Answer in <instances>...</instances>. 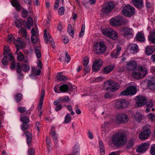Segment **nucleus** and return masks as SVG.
<instances>
[{
    "label": "nucleus",
    "instance_id": "55",
    "mask_svg": "<svg viewBox=\"0 0 155 155\" xmlns=\"http://www.w3.org/2000/svg\"><path fill=\"white\" fill-rule=\"evenodd\" d=\"M15 44L18 45V47L20 48L22 47L23 45V43L22 41H20L19 39H18L15 41Z\"/></svg>",
    "mask_w": 155,
    "mask_h": 155
},
{
    "label": "nucleus",
    "instance_id": "28",
    "mask_svg": "<svg viewBox=\"0 0 155 155\" xmlns=\"http://www.w3.org/2000/svg\"><path fill=\"white\" fill-rule=\"evenodd\" d=\"M113 32V29L109 28H107L104 29L102 32L104 35L109 37L111 32Z\"/></svg>",
    "mask_w": 155,
    "mask_h": 155
},
{
    "label": "nucleus",
    "instance_id": "9",
    "mask_svg": "<svg viewBox=\"0 0 155 155\" xmlns=\"http://www.w3.org/2000/svg\"><path fill=\"white\" fill-rule=\"evenodd\" d=\"M150 145V144L148 142H145L137 147L136 150L137 152L139 153L144 152L148 148Z\"/></svg>",
    "mask_w": 155,
    "mask_h": 155
},
{
    "label": "nucleus",
    "instance_id": "56",
    "mask_svg": "<svg viewBox=\"0 0 155 155\" xmlns=\"http://www.w3.org/2000/svg\"><path fill=\"white\" fill-rule=\"evenodd\" d=\"M28 11H27L25 10H23L21 15L23 18H25L28 16Z\"/></svg>",
    "mask_w": 155,
    "mask_h": 155
},
{
    "label": "nucleus",
    "instance_id": "30",
    "mask_svg": "<svg viewBox=\"0 0 155 155\" xmlns=\"http://www.w3.org/2000/svg\"><path fill=\"white\" fill-rule=\"evenodd\" d=\"M127 88H130L128 90L130 95H134L136 94L137 92V88L135 86H132Z\"/></svg>",
    "mask_w": 155,
    "mask_h": 155
},
{
    "label": "nucleus",
    "instance_id": "8",
    "mask_svg": "<svg viewBox=\"0 0 155 155\" xmlns=\"http://www.w3.org/2000/svg\"><path fill=\"white\" fill-rule=\"evenodd\" d=\"M150 130L149 129H147L139 134V137L141 140H144L148 138L150 134Z\"/></svg>",
    "mask_w": 155,
    "mask_h": 155
},
{
    "label": "nucleus",
    "instance_id": "46",
    "mask_svg": "<svg viewBox=\"0 0 155 155\" xmlns=\"http://www.w3.org/2000/svg\"><path fill=\"white\" fill-rule=\"evenodd\" d=\"M135 142V140L134 139H130L129 141L127 147V148H130L132 147Z\"/></svg>",
    "mask_w": 155,
    "mask_h": 155
},
{
    "label": "nucleus",
    "instance_id": "27",
    "mask_svg": "<svg viewBox=\"0 0 155 155\" xmlns=\"http://www.w3.org/2000/svg\"><path fill=\"white\" fill-rule=\"evenodd\" d=\"M45 96V91L44 89H42L41 90L40 99L39 106L40 108L42 107L44 98Z\"/></svg>",
    "mask_w": 155,
    "mask_h": 155
},
{
    "label": "nucleus",
    "instance_id": "47",
    "mask_svg": "<svg viewBox=\"0 0 155 155\" xmlns=\"http://www.w3.org/2000/svg\"><path fill=\"white\" fill-rule=\"evenodd\" d=\"M9 51V48L6 45L4 47L3 54L4 55H7Z\"/></svg>",
    "mask_w": 155,
    "mask_h": 155
},
{
    "label": "nucleus",
    "instance_id": "33",
    "mask_svg": "<svg viewBox=\"0 0 155 155\" xmlns=\"http://www.w3.org/2000/svg\"><path fill=\"white\" fill-rule=\"evenodd\" d=\"M149 40L152 44L155 43V30L148 36Z\"/></svg>",
    "mask_w": 155,
    "mask_h": 155
},
{
    "label": "nucleus",
    "instance_id": "64",
    "mask_svg": "<svg viewBox=\"0 0 155 155\" xmlns=\"http://www.w3.org/2000/svg\"><path fill=\"white\" fill-rule=\"evenodd\" d=\"M90 68L88 66L84 68L83 69L84 73V75H86L87 73L88 72L90 71Z\"/></svg>",
    "mask_w": 155,
    "mask_h": 155
},
{
    "label": "nucleus",
    "instance_id": "23",
    "mask_svg": "<svg viewBox=\"0 0 155 155\" xmlns=\"http://www.w3.org/2000/svg\"><path fill=\"white\" fill-rule=\"evenodd\" d=\"M136 40L139 41L144 42L145 41L144 35L140 32L137 33L136 36Z\"/></svg>",
    "mask_w": 155,
    "mask_h": 155
},
{
    "label": "nucleus",
    "instance_id": "62",
    "mask_svg": "<svg viewBox=\"0 0 155 155\" xmlns=\"http://www.w3.org/2000/svg\"><path fill=\"white\" fill-rule=\"evenodd\" d=\"M31 40L32 42L34 43H35L37 42V38L36 35H31Z\"/></svg>",
    "mask_w": 155,
    "mask_h": 155
},
{
    "label": "nucleus",
    "instance_id": "38",
    "mask_svg": "<svg viewBox=\"0 0 155 155\" xmlns=\"http://www.w3.org/2000/svg\"><path fill=\"white\" fill-rule=\"evenodd\" d=\"M20 119L21 121L24 123L28 124L29 121V118L24 116H21Z\"/></svg>",
    "mask_w": 155,
    "mask_h": 155
},
{
    "label": "nucleus",
    "instance_id": "18",
    "mask_svg": "<svg viewBox=\"0 0 155 155\" xmlns=\"http://www.w3.org/2000/svg\"><path fill=\"white\" fill-rule=\"evenodd\" d=\"M17 58L18 60L20 62L24 61L25 63H26L28 61L27 58L25 57L23 54L21 52H19L17 54Z\"/></svg>",
    "mask_w": 155,
    "mask_h": 155
},
{
    "label": "nucleus",
    "instance_id": "6",
    "mask_svg": "<svg viewBox=\"0 0 155 155\" xmlns=\"http://www.w3.org/2000/svg\"><path fill=\"white\" fill-rule=\"evenodd\" d=\"M110 24L113 26H117L123 24L122 18L121 17H115L111 18Z\"/></svg>",
    "mask_w": 155,
    "mask_h": 155
},
{
    "label": "nucleus",
    "instance_id": "52",
    "mask_svg": "<svg viewBox=\"0 0 155 155\" xmlns=\"http://www.w3.org/2000/svg\"><path fill=\"white\" fill-rule=\"evenodd\" d=\"M130 88H127L126 90L123 91L120 93L122 95H130L128 90Z\"/></svg>",
    "mask_w": 155,
    "mask_h": 155
},
{
    "label": "nucleus",
    "instance_id": "35",
    "mask_svg": "<svg viewBox=\"0 0 155 155\" xmlns=\"http://www.w3.org/2000/svg\"><path fill=\"white\" fill-rule=\"evenodd\" d=\"M60 91L62 92H65L69 89L68 86L65 84L61 85L59 87Z\"/></svg>",
    "mask_w": 155,
    "mask_h": 155
},
{
    "label": "nucleus",
    "instance_id": "11",
    "mask_svg": "<svg viewBox=\"0 0 155 155\" xmlns=\"http://www.w3.org/2000/svg\"><path fill=\"white\" fill-rule=\"evenodd\" d=\"M137 98V101L136 103L137 107H140L144 105L147 101V99L144 96H138Z\"/></svg>",
    "mask_w": 155,
    "mask_h": 155
},
{
    "label": "nucleus",
    "instance_id": "54",
    "mask_svg": "<svg viewBox=\"0 0 155 155\" xmlns=\"http://www.w3.org/2000/svg\"><path fill=\"white\" fill-rule=\"evenodd\" d=\"M17 67L16 70L17 72H20L21 71L22 69V66H21L20 63L18 62L17 63Z\"/></svg>",
    "mask_w": 155,
    "mask_h": 155
},
{
    "label": "nucleus",
    "instance_id": "10",
    "mask_svg": "<svg viewBox=\"0 0 155 155\" xmlns=\"http://www.w3.org/2000/svg\"><path fill=\"white\" fill-rule=\"evenodd\" d=\"M128 118L127 115L121 114L116 116V120L119 123L124 124L127 122Z\"/></svg>",
    "mask_w": 155,
    "mask_h": 155
},
{
    "label": "nucleus",
    "instance_id": "32",
    "mask_svg": "<svg viewBox=\"0 0 155 155\" xmlns=\"http://www.w3.org/2000/svg\"><path fill=\"white\" fill-rule=\"evenodd\" d=\"M109 37L113 40H116L117 39L118 35L116 31L113 30V32H111Z\"/></svg>",
    "mask_w": 155,
    "mask_h": 155
},
{
    "label": "nucleus",
    "instance_id": "16",
    "mask_svg": "<svg viewBox=\"0 0 155 155\" xmlns=\"http://www.w3.org/2000/svg\"><path fill=\"white\" fill-rule=\"evenodd\" d=\"M137 63L134 61H131L127 64V68L129 71H133L136 69Z\"/></svg>",
    "mask_w": 155,
    "mask_h": 155
},
{
    "label": "nucleus",
    "instance_id": "1",
    "mask_svg": "<svg viewBox=\"0 0 155 155\" xmlns=\"http://www.w3.org/2000/svg\"><path fill=\"white\" fill-rule=\"evenodd\" d=\"M110 140L112 143L115 146L121 147L126 143L127 137L126 135L124 133L118 132L113 134Z\"/></svg>",
    "mask_w": 155,
    "mask_h": 155
},
{
    "label": "nucleus",
    "instance_id": "7",
    "mask_svg": "<svg viewBox=\"0 0 155 155\" xmlns=\"http://www.w3.org/2000/svg\"><path fill=\"white\" fill-rule=\"evenodd\" d=\"M102 64V61L100 59H97L95 60L92 64V70L94 72L99 71Z\"/></svg>",
    "mask_w": 155,
    "mask_h": 155
},
{
    "label": "nucleus",
    "instance_id": "42",
    "mask_svg": "<svg viewBox=\"0 0 155 155\" xmlns=\"http://www.w3.org/2000/svg\"><path fill=\"white\" fill-rule=\"evenodd\" d=\"M132 75L135 78L137 79H139L143 78L140 73V72L139 71L133 72L132 73Z\"/></svg>",
    "mask_w": 155,
    "mask_h": 155
},
{
    "label": "nucleus",
    "instance_id": "59",
    "mask_svg": "<svg viewBox=\"0 0 155 155\" xmlns=\"http://www.w3.org/2000/svg\"><path fill=\"white\" fill-rule=\"evenodd\" d=\"M65 61H67V63H68L70 60V57L66 51L65 52Z\"/></svg>",
    "mask_w": 155,
    "mask_h": 155
},
{
    "label": "nucleus",
    "instance_id": "19",
    "mask_svg": "<svg viewBox=\"0 0 155 155\" xmlns=\"http://www.w3.org/2000/svg\"><path fill=\"white\" fill-rule=\"evenodd\" d=\"M132 2L138 8H141L143 7V0H132Z\"/></svg>",
    "mask_w": 155,
    "mask_h": 155
},
{
    "label": "nucleus",
    "instance_id": "29",
    "mask_svg": "<svg viewBox=\"0 0 155 155\" xmlns=\"http://www.w3.org/2000/svg\"><path fill=\"white\" fill-rule=\"evenodd\" d=\"M53 104L54 105L56 106L55 108V110L56 111H58L61 110L62 106L60 104V101L59 99L54 101Z\"/></svg>",
    "mask_w": 155,
    "mask_h": 155
},
{
    "label": "nucleus",
    "instance_id": "13",
    "mask_svg": "<svg viewBox=\"0 0 155 155\" xmlns=\"http://www.w3.org/2000/svg\"><path fill=\"white\" fill-rule=\"evenodd\" d=\"M123 36L125 37H128L129 35H130L132 37L133 30L131 28L128 27H126L123 29Z\"/></svg>",
    "mask_w": 155,
    "mask_h": 155
},
{
    "label": "nucleus",
    "instance_id": "44",
    "mask_svg": "<svg viewBox=\"0 0 155 155\" xmlns=\"http://www.w3.org/2000/svg\"><path fill=\"white\" fill-rule=\"evenodd\" d=\"M9 43L12 44V43H15V40L14 38L12 35H9L8 37Z\"/></svg>",
    "mask_w": 155,
    "mask_h": 155
},
{
    "label": "nucleus",
    "instance_id": "12",
    "mask_svg": "<svg viewBox=\"0 0 155 155\" xmlns=\"http://www.w3.org/2000/svg\"><path fill=\"white\" fill-rule=\"evenodd\" d=\"M121 47L119 45L117 46L116 49L114 50L111 53L110 55L112 58H117L120 53Z\"/></svg>",
    "mask_w": 155,
    "mask_h": 155
},
{
    "label": "nucleus",
    "instance_id": "4",
    "mask_svg": "<svg viewBox=\"0 0 155 155\" xmlns=\"http://www.w3.org/2000/svg\"><path fill=\"white\" fill-rule=\"evenodd\" d=\"M105 85H107L109 88L110 90L112 91H114L119 88L120 86L119 84L115 82L114 81L109 80L107 81L104 83Z\"/></svg>",
    "mask_w": 155,
    "mask_h": 155
},
{
    "label": "nucleus",
    "instance_id": "40",
    "mask_svg": "<svg viewBox=\"0 0 155 155\" xmlns=\"http://www.w3.org/2000/svg\"><path fill=\"white\" fill-rule=\"evenodd\" d=\"M2 62L3 64L4 65L2 67L4 68L5 67V65H7L8 64V62L7 60V55H4L3 57Z\"/></svg>",
    "mask_w": 155,
    "mask_h": 155
},
{
    "label": "nucleus",
    "instance_id": "37",
    "mask_svg": "<svg viewBox=\"0 0 155 155\" xmlns=\"http://www.w3.org/2000/svg\"><path fill=\"white\" fill-rule=\"evenodd\" d=\"M133 117L135 120L140 121L142 120V117L141 114L138 113H137L134 115Z\"/></svg>",
    "mask_w": 155,
    "mask_h": 155
},
{
    "label": "nucleus",
    "instance_id": "43",
    "mask_svg": "<svg viewBox=\"0 0 155 155\" xmlns=\"http://www.w3.org/2000/svg\"><path fill=\"white\" fill-rule=\"evenodd\" d=\"M71 120V117L70 114H67L65 117L64 122L65 123L67 124L69 123Z\"/></svg>",
    "mask_w": 155,
    "mask_h": 155
},
{
    "label": "nucleus",
    "instance_id": "51",
    "mask_svg": "<svg viewBox=\"0 0 155 155\" xmlns=\"http://www.w3.org/2000/svg\"><path fill=\"white\" fill-rule=\"evenodd\" d=\"M148 86L149 87L152 89H155V82L153 81H150L148 82Z\"/></svg>",
    "mask_w": 155,
    "mask_h": 155
},
{
    "label": "nucleus",
    "instance_id": "49",
    "mask_svg": "<svg viewBox=\"0 0 155 155\" xmlns=\"http://www.w3.org/2000/svg\"><path fill=\"white\" fill-rule=\"evenodd\" d=\"M23 24L24 27L30 29L31 28V27L32 26L30 24L25 21H23Z\"/></svg>",
    "mask_w": 155,
    "mask_h": 155
},
{
    "label": "nucleus",
    "instance_id": "21",
    "mask_svg": "<svg viewBox=\"0 0 155 155\" xmlns=\"http://www.w3.org/2000/svg\"><path fill=\"white\" fill-rule=\"evenodd\" d=\"M114 67L113 65H111L105 66L103 69V71L104 74H107L112 71Z\"/></svg>",
    "mask_w": 155,
    "mask_h": 155
},
{
    "label": "nucleus",
    "instance_id": "22",
    "mask_svg": "<svg viewBox=\"0 0 155 155\" xmlns=\"http://www.w3.org/2000/svg\"><path fill=\"white\" fill-rule=\"evenodd\" d=\"M43 37L46 43H48L49 42H50L52 44L53 39L51 36L49 35L48 36H47V30L46 29L44 30Z\"/></svg>",
    "mask_w": 155,
    "mask_h": 155
},
{
    "label": "nucleus",
    "instance_id": "36",
    "mask_svg": "<svg viewBox=\"0 0 155 155\" xmlns=\"http://www.w3.org/2000/svg\"><path fill=\"white\" fill-rule=\"evenodd\" d=\"M23 21L21 19H17L15 21V23L17 28H20L23 25Z\"/></svg>",
    "mask_w": 155,
    "mask_h": 155
},
{
    "label": "nucleus",
    "instance_id": "15",
    "mask_svg": "<svg viewBox=\"0 0 155 155\" xmlns=\"http://www.w3.org/2000/svg\"><path fill=\"white\" fill-rule=\"evenodd\" d=\"M155 51L154 45L147 46L146 48L145 53L147 55H150Z\"/></svg>",
    "mask_w": 155,
    "mask_h": 155
},
{
    "label": "nucleus",
    "instance_id": "3",
    "mask_svg": "<svg viewBox=\"0 0 155 155\" xmlns=\"http://www.w3.org/2000/svg\"><path fill=\"white\" fill-rule=\"evenodd\" d=\"M123 14L126 16L130 17L134 15L135 12L134 8L130 5L124 7L122 10Z\"/></svg>",
    "mask_w": 155,
    "mask_h": 155
},
{
    "label": "nucleus",
    "instance_id": "41",
    "mask_svg": "<svg viewBox=\"0 0 155 155\" xmlns=\"http://www.w3.org/2000/svg\"><path fill=\"white\" fill-rule=\"evenodd\" d=\"M68 31L69 35L72 37L74 36V32L72 29V26L70 25H68Z\"/></svg>",
    "mask_w": 155,
    "mask_h": 155
},
{
    "label": "nucleus",
    "instance_id": "2",
    "mask_svg": "<svg viewBox=\"0 0 155 155\" xmlns=\"http://www.w3.org/2000/svg\"><path fill=\"white\" fill-rule=\"evenodd\" d=\"M94 50L95 53L101 54L104 53L106 50V46L104 41H101L94 45Z\"/></svg>",
    "mask_w": 155,
    "mask_h": 155
},
{
    "label": "nucleus",
    "instance_id": "17",
    "mask_svg": "<svg viewBox=\"0 0 155 155\" xmlns=\"http://www.w3.org/2000/svg\"><path fill=\"white\" fill-rule=\"evenodd\" d=\"M116 107L118 109H122L127 106V104L125 100H122L118 102L116 104Z\"/></svg>",
    "mask_w": 155,
    "mask_h": 155
},
{
    "label": "nucleus",
    "instance_id": "63",
    "mask_svg": "<svg viewBox=\"0 0 155 155\" xmlns=\"http://www.w3.org/2000/svg\"><path fill=\"white\" fill-rule=\"evenodd\" d=\"M69 100V98L68 96H64V97L60 100V102H67Z\"/></svg>",
    "mask_w": 155,
    "mask_h": 155
},
{
    "label": "nucleus",
    "instance_id": "39",
    "mask_svg": "<svg viewBox=\"0 0 155 155\" xmlns=\"http://www.w3.org/2000/svg\"><path fill=\"white\" fill-rule=\"evenodd\" d=\"M22 95L21 93L16 94L15 97V100L17 103H18L22 99Z\"/></svg>",
    "mask_w": 155,
    "mask_h": 155
},
{
    "label": "nucleus",
    "instance_id": "50",
    "mask_svg": "<svg viewBox=\"0 0 155 155\" xmlns=\"http://www.w3.org/2000/svg\"><path fill=\"white\" fill-rule=\"evenodd\" d=\"M26 109L25 107H19L18 108L17 110L18 112L21 113H25L26 111Z\"/></svg>",
    "mask_w": 155,
    "mask_h": 155
},
{
    "label": "nucleus",
    "instance_id": "58",
    "mask_svg": "<svg viewBox=\"0 0 155 155\" xmlns=\"http://www.w3.org/2000/svg\"><path fill=\"white\" fill-rule=\"evenodd\" d=\"M35 149L34 148H30L28 150V155H34Z\"/></svg>",
    "mask_w": 155,
    "mask_h": 155
},
{
    "label": "nucleus",
    "instance_id": "14",
    "mask_svg": "<svg viewBox=\"0 0 155 155\" xmlns=\"http://www.w3.org/2000/svg\"><path fill=\"white\" fill-rule=\"evenodd\" d=\"M80 149L79 145L78 143L75 144L73 147L71 153L67 155H80Z\"/></svg>",
    "mask_w": 155,
    "mask_h": 155
},
{
    "label": "nucleus",
    "instance_id": "20",
    "mask_svg": "<svg viewBox=\"0 0 155 155\" xmlns=\"http://www.w3.org/2000/svg\"><path fill=\"white\" fill-rule=\"evenodd\" d=\"M128 49L133 52H137L139 51V47L137 44H130L128 47Z\"/></svg>",
    "mask_w": 155,
    "mask_h": 155
},
{
    "label": "nucleus",
    "instance_id": "61",
    "mask_svg": "<svg viewBox=\"0 0 155 155\" xmlns=\"http://www.w3.org/2000/svg\"><path fill=\"white\" fill-rule=\"evenodd\" d=\"M104 78L103 77H98L95 79V81L97 82H100L104 80Z\"/></svg>",
    "mask_w": 155,
    "mask_h": 155
},
{
    "label": "nucleus",
    "instance_id": "48",
    "mask_svg": "<svg viewBox=\"0 0 155 155\" xmlns=\"http://www.w3.org/2000/svg\"><path fill=\"white\" fill-rule=\"evenodd\" d=\"M22 69L23 71L27 72L29 70L30 67L28 65L23 64L22 65Z\"/></svg>",
    "mask_w": 155,
    "mask_h": 155
},
{
    "label": "nucleus",
    "instance_id": "57",
    "mask_svg": "<svg viewBox=\"0 0 155 155\" xmlns=\"http://www.w3.org/2000/svg\"><path fill=\"white\" fill-rule=\"evenodd\" d=\"M150 153L152 155H155V145H152L151 147Z\"/></svg>",
    "mask_w": 155,
    "mask_h": 155
},
{
    "label": "nucleus",
    "instance_id": "34",
    "mask_svg": "<svg viewBox=\"0 0 155 155\" xmlns=\"http://www.w3.org/2000/svg\"><path fill=\"white\" fill-rule=\"evenodd\" d=\"M57 79L60 81H65L68 79V77L60 73H59L57 76Z\"/></svg>",
    "mask_w": 155,
    "mask_h": 155
},
{
    "label": "nucleus",
    "instance_id": "5",
    "mask_svg": "<svg viewBox=\"0 0 155 155\" xmlns=\"http://www.w3.org/2000/svg\"><path fill=\"white\" fill-rule=\"evenodd\" d=\"M114 7L112 2H109L104 5L101 9L102 12L105 14H108L111 11Z\"/></svg>",
    "mask_w": 155,
    "mask_h": 155
},
{
    "label": "nucleus",
    "instance_id": "60",
    "mask_svg": "<svg viewBox=\"0 0 155 155\" xmlns=\"http://www.w3.org/2000/svg\"><path fill=\"white\" fill-rule=\"evenodd\" d=\"M28 124L23 123L21 126V129L23 130L24 131L25 130L28 128Z\"/></svg>",
    "mask_w": 155,
    "mask_h": 155
},
{
    "label": "nucleus",
    "instance_id": "31",
    "mask_svg": "<svg viewBox=\"0 0 155 155\" xmlns=\"http://www.w3.org/2000/svg\"><path fill=\"white\" fill-rule=\"evenodd\" d=\"M40 49V47H37L36 46H35L34 48V50L35 51L37 58L38 59L40 58L41 57V54Z\"/></svg>",
    "mask_w": 155,
    "mask_h": 155
},
{
    "label": "nucleus",
    "instance_id": "45",
    "mask_svg": "<svg viewBox=\"0 0 155 155\" xmlns=\"http://www.w3.org/2000/svg\"><path fill=\"white\" fill-rule=\"evenodd\" d=\"M21 34L24 37L26 38L27 35V33L26 30L24 28H21L20 31Z\"/></svg>",
    "mask_w": 155,
    "mask_h": 155
},
{
    "label": "nucleus",
    "instance_id": "25",
    "mask_svg": "<svg viewBox=\"0 0 155 155\" xmlns=\"http://www.w3.org/2000/svg\"><path fill=\"white\" fill-rule=\"evenodd\" d=\"M11 3L12 6L15 8L17 11L20 10L21 7L17 0H12Z\"/></svg>",
    "mask_w": 155,
    "mask_h": 155
},
{
    "label": "nucleus",
    "instance_id": "53",
    "mask_svg": "<svg viewBox=\"0 0 155 155\" xmlns=\"http://www.w3.org/2000/svg\"><path fill=\"white\" fill-rule=\"evenodd\" d=\"M89 58L87 57H85L83 61V64L84 67H86L89 63Z\"/></svg>",
    "mask_w": 155,
    "mask_h": 155
},
{
    "label": "nucleus",
    "instance_id": "24",
    "mask_svg": "<svg viewBox=\"0 0 155 155\" xmlns=\"http://www.w3.org/2000/svg\"><path fill=\"white\" fill-rule=\"evenodd\" d=\"M138 70L139 72H140V73L143 78L146 75L147 71V69L145 67L142 66H139L138 67Z\"/></svg>",
    "mask_w": 155,
    "mask_h": 155
},
{
    "label": "nucleus",
    "instance_id": "26",
    "mask_svg": "<svg viewBox=\"0 0 155 155\" xmlns=\"http://www.w3.org/2000/svg\"><path fill=\"white\" fill-rule=\"evenodd\" d=\"M25 136L26 137V141L27 144L30 146L32 139V135L30 133L27 132L25 133Z\"/></svg>",
    "mask_w": 155,
    "mask_h": 155
}]
</instances>
